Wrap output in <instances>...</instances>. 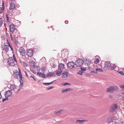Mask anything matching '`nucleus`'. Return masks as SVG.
Returning <instances> with one entry per match:
<instances>
[{"mask_svg":"<svg viewBox=\"0 0 124 124\" xmlns=\"http://www.w3.org/2000/svg\"><path fill=\"white\" fill-rule=\"evenodd\" d=\"M117 66L115 65H113V66H112L111 67V70H113L116 69Z\"/></svg>","mask_w":124,"mask_h":124,"instance_id":"obj_30","label":"nucleus"},{"mask_svg":"<svg viewBox=\"0 0 124 124\" xmlns=\"http://www.w3.org/2000/svg\"><path fill=\"white\" fill-rule=\"evenodd\" d=\"M42 70H44V69H42Z\"/></svg>","mask_w":124,"mask_h":124,"instance_id":"obj_61","label":"nucleus"},{"mask_svg":"<svg viewBox=\"0 0 124 124\" xmlns=\"http://www.w3.org/2000/svg\"><path fill=\"white\" fill-rule=\"evenodd\" d=\"M12 95V93L9 90L7 91L5 94V96L6 98L10 97Z\"/></svg>","mask_w":124,"mask_h":124,"instance_id":"obj_13","label":"nucleus"},{"mask_svg":"<svg viewBox=\"0 0 124 124\" xmlns=\"http://www.w3.org/2000/svg\"><path fill=\"white\" fill-rule=\"evenodd\" d=\"M82 72L81 71H80L78 73V74L81 75H82Z\"/></svg>","mask_w":124,"mask_h":124,"instance_id":"obj_38","label":"nucleus"},{"mask_svg":"<svg viewBox=\"0 0 124 124\" xmlns=\"http://www.w3.org/2000/svg\"><path fill=\"white\" fill-rule=\"evenodd\" d=\"M85 64H87V65H89L91 63V61H89L88 59H87L85 60Z\"/></svg>","mask_w":124,"mask_h":124,"instance_id":"obj_22","label":"nucleus"},{"mask_svg":"<svg viewBox=\"0 0 124 124\" xmlns=\"http://www.w3.org/2000/svg\"><path fill=\"white\" fill-rule=\"evenodd\" d=\"M112 124H119L118 122L114 121L112 122Z\"/></svg>","mask_w":124,"mask_h":124,"instance_id":"obj_45","label":"nucleus"},{"mask_svg":"<svg viewBox=\"0 0 124 124\" xmlns=\"http://www.w3.org/2000/svg\"><path fill=\"white\" fill-rule=\"evenodd\" d=\"M96 70L97 71H99L100 72H102L103 71L102 70V69H99V68H97L96 69Z\"/></svg>","mask_w":124,"mask_h":124,"instance_id":"obj_34","label":"nucleus"},{"mask_svg":"<svg viewBox=\"0 0 124 124\" xmlns=\"http://www.w3.org/2000/svg\"><path fill=\"white\" fill-rule=\"evenodd\" d=\"M20 62L21 63H24L23 62H22V61H21V60H20Z\"/></svg>","mask_w":124,"mask_h":124,"instance_id":"obj_55","label":"nucleus"},{"mask_svg":"<svg viewBox=\"0 0 124 124\" xmlns=\"http://www.w3.org/2000/svg\"><path fill=\"white\" fill-rule=\"evenodd\" d=\"M122 100L123 101H124V96L122 98Z\"/></svg>","mask_w":124,"mask_h":124,"instance_id":"obj_53","label":"nucleus"},{"mask_svg":"<svg viewBox=\"0 0 124 124\" xmlns=\"http://www.w3.org/2000/svg\"><path fill=\"white\" fill-rule=\"evenodd\" d=\"M99 59H96L95 60L94 62L95 63L97 64L99 63Z\"/></svg>","mask_w":124,"mask_h":124,"instance_id":"obj_33","label":"nucleus"},{"mask_svg":"<svg viewBox=\"0 0 124 124\" xmlns=\"http://www.w3.org/2000/svg\"><path fill=\"white\" fill-rule=\"evenodd\" d=\"M104 67L107 69H109L111 66V64L109 62L106 61L104 63Z\"/></svg>","mask_w":124,"mask_h":124,"instance_id":"obj_11","label":"nucleus"},{"mask_svg":"<svg viewBox=\"0 0 124 124\" xmlns=\"http://www.w3.org/2000/svg\"><path fill=\"white\" fill-rule=\"evenodd\" d=\"M70 85V83H66L63 84H62V85H64V86L66 85Z\"/></svg>","mask_w":124,"mask_h":124,"instance_id":"obj_40","label":"nucleus"},{"mask_svg":"<svg viewBox=\"0 0 124 124\" xmlns=\"http://www.w3.org/2000/svg\"><path fill=\"white\" fill-rule=\"evenodd\" d=\"M2 9H2L1 7H0V14L2 12Z\"/></svg>","mask_w":124,"mask_h":124,"instance_id":"obj_47","label":"nucleus"},{"mask_svg":"<svg viewBox=\"0 0 124 124\" xmlns=\"http://www.w3.org/2000/svg\"><path fill=\"white\" fill-rule=\"evenodd\" d=\"M56 75L55 73L52 72H49L47 74V76L46 77L49 76L50 77H55Z\"/></svg>","mask_w":124,"mask_h":124,"instance_id":"obj_16","label":"nucleus"},{"mask_svg":"<svg viewBox=\"0 0 124 124\" xmlns=\"http://www.w3.org/2000/svg\"><path fill=\"white\" fill-rule=\"evenodd\" d=\"M8 47H9L10 48V49H11V50L12 51L13 50V48L10 45V43L8 42Z\"/></svg>","mask_w":124,"mask_h":124,"instance_id":"obj_35","label":"nucleus"},{"mask_svg":"<svg viewBox=\"0 0 124 124\" xmlns=\"http://www.w3.org/2000/svg\"><path fill=\"white\" fill-rule=\"evenodd\" d=\"M64 65L63 63L59 64V66L58 69L61 70L62 71L64 69Z\"/></svg>","mask_w":124,"mask_h":124,"instance_id":"obj_15","label":"nucleus"},{"mask_svg":"<svg viewBox=\"0 0 124 124\" xmlns=\"http://www.w3.org/2000/svg\"><path fill=\"white\" fill-rule=\"evenodd\" d=\"M81 71H85L86 70V68H83L82 67H81Z\"/></svg>","mask_w":124,"mask_h":124,"instance_id":"obj_36","label":"nucleus"},{"mask_svg":"<svg viewBox=\"0 0 124 124\" xmlns=\"http://www.w3.org/2000/svg\"><path fill=\"white\" fill-rule=\"evenodd\" d=\"M120 87L122 89H124V85L121 86Z\"/></svg>","mask_w":124,"mask_h":124,"instance_id":"obj_48","label":"nucleus"},{"mask_svg":"<svg viewBox=\"0 0 124 124\" xmlns=\"http://www.w3.org/2000/svg\"><path fill=\"white\" fill-rule=\"evenodd\" d=\"M26 54L28 57H31L33 54L32 50L28 49L27 51Z\"/></svg>","mask_w":124,"mask_h":124,"instance_id":"obj_10","label":"nucleus"},{"mask_svg":"<svg viewBox=\"0 0 124 124\" xmlns=\"http://www.w3.org/2000/svg\"><path fill=\"white\" fill-rule=\"evenodd\" d=\"M117 72L119 73L120 74H121L122 75H124V73L122 71H117Z\"/></svg>","mask_w":124,"mask_h":124,"instance_id":"obj_37","label":"nucleus"},{"mask_svg":"<svg viewBox=\"0 0 124 124\" xmlns=\"http://www.w3.org/2000/svg\"><path fill=\"white\" fill-rule=\"evenodd\" d=\"M68 75V72L67 71H65L62 73V78H67Z\"/></svg>","mask_w":124,"mask_h":124,"instance_id":"obj_14","label":"nucleus"},{"mask_svg":"<svg viewBox=\"0 0 124 124\" xmlns=\"http://www.w3.org/2000/svg\"><path fill=\"white\" fill-rule=\"evenodd\" d=\"M16 26L13 24H11L10 25V31L12 32H14L15 30H16Z\"/></svg>","mask_w":124,"mask_h":124,"instance_id":"obj_12","label":"nucleus"},{"mask_svg":"<svg viewBox=\"0 0 124 124\" xmlns=\"http://www.w3.org/2000/svg\"><path fill=\"white\" fill-rule=\"evenodd\" d=\"M30 65L31 66H34V65H35V64H36L33 61H31L30 62Z\"/></svg>","mask_w":124,"mask_h":124,"instance_id":"obj_28","label":"nucleus"},{"mask_svg":"<svg viewBox=\"0 0 124 124\" xmlns=\"http://www.w3.org/2000/svg\"><path fill=\"white\" fill-rule=\"evenodd\" d=\"M14 61H15V62H17V60L16 58L14 59Z\"/></svg>","mask_w":124,"mask_h":124,"instance_id":"obj_54","label":"nucleus"},{"mask_svg":"<svg viewBox=\"0 0 124 124\" xmlns=\"http://www.w3.org/2000/svg\"><path fill=\"white\" fill-rule=\"evenodd\" d=\"M10 88L11 90L14 91L15 89L16 88V87L13 85H10Z\"/></svg>","mask_w":124,"mask_h":124,"instance_id":"obj_23","label":"nucleus"},{"mask_svg":"<svg viewBox=\"0 0 124 124\" xmlns=\"http://www.w3.org/2000/svg\"><path fill=\"white\" fill-rule=\"evenodd\" d=\"M54 86H50V87H48L47 89V90H50V89H51L53 88H54Z\"/></svg>","mask_w":124,"mask_h":124,"instance_id":"obj_39","label":"nucleus"},{"mask_svg":"<svg viewBox=\"0 0 124 124\" xmlns=\"http://www.w3.org/2000/svg\"><path fill=\"white\" fill-rule=\"evenodd\" d=\"M54 82V81H52L50 83H43V84L44 85H49L50 84H51L52 83H53Z\"/></svg>","mask_w":124,"mask_h":124,"instance_id":"obj_29","label":"nucleus"},{"mask_svg":"<svg viewBox=\"0 0 124 124\" xmlns=\"http://www.w3.org/2000/svg\"><path fill=\"white\" fill-rule=\"evenodd\" d=\"M1 94L0 93V99L1 98Z\"/></svg>","mask_w":124,"mask_h":124,"instance_id":"obj_58","label":"nucleus"},{"mask_svg":"<svg viewBox=\"0 0 124 124\" xmlns=\"http://www.w3.org/2000/svg\"><path fill=\"white\" fill-rule=\"evenodd\" d=\"M15 0H11V1H14Z\"/></svg>","mask_w":124,"mask_h":124,"instance_id":"obj_60","label":"nucleus"},{"mask_svg":"<svg viewBox=\"0 0 124 124\" xmlns=\"http://www.w3.org/2000/svg\"><path fill=\"white\" fill-rule=\"evenodd\" d=\"M56 75L57 76H59L61 75L62 73V71L61 70H60L58 69V70H56Z\"/></svg>","mask_w":124,"mask_h":124,"instance_id":"obj_18","label":"nucleus"},{"mask_svg":"<svg viewBox=\"0 0 124 124\" xmlns=\"http://www.w3.org/2000/svg\"><path fill=\"white\" fill-rule=\"evenodd\" d=\"M68 23V21H67V20L65 21V23L66 24H67V23Z\"/></svg>","mask_w":124,"mask_h":124,"instance_id":"obj_52","label":"nucleus"},{"mask_svg":"<svg viewBox=\"0 0 124 124\" xmlns=\"http://www.w3.org/2000/svg\"><path fill=\"white\" fill-rule=\"evenodd\" d=\"M62 111V110H60L58 111H55L54 112V113L56 115H59Z\"/></svg>","mask_w":124,"mask_h":124,"instance_id":"obj_25","label":"nucleus"},{"mask_svg":"<svg viewBox=\"0 0 124 124\" xmlns=\"http://www.w3.org/2000/svg\"><path fill=\"white\" fill-rule=\"evenodd\" d=\"M13 12L9 13L6 15V17L7 20L8 22H9V19L13 18Z\"/></svg>","mask_w":124,"mask_h":124,"instance_id":"obj_7","label":"nucleus"},{"mask_svg":"<svg viewBox=\"0 0 124 124\" xmlns=\"http://www.w3.org/2000/svg\"><path fill=\"white\" fill-rule=\"evenodd\" d=\"M85 121H86L85 120H77V122H79L80 124H82L83 122H85Z\"/></svg>","mask_w":124,"mask_h":124,"instance_id":"obj_27","label":"nucleus"},{"mask_svg":"<svg viewBox=\"0 0 124 124\" xmlns=\"http://www.w3.org/2000/svg\"><path fill=\"white\" fill-rule=\"evenodd\" d=\"M18 51L21 55L24 56L25 55V51L23 48L21 47L19 48Z\"/></svg>","mask_w":124,"mask_h":124,"instance_id":"obj_8","label":"nucleus"},{"mask_svg":"<svg viewBox=\"0 0 124 124\" xmlns=\"http://www.w3.org/2000/svg\"><path fill=\"white\" fill-rule=\"evenodd\" d=\"M8 100V97H6L4 99H3V100H2V101L3 102L4 101H6V100Z\"/></svg>","mask_w":124,"mask_h":124,"instance_id":"obj_41","label":"nucleus"},{"mask_svg":"<svg viewBox=\"0 0 124 124\" xmlns=\"http://www.w3.org/2000/svg\"><path fill=\"white\" fill-rule=\"evenodd\" d=\"M113 117H110L108 118L107 122L108 123L113 122Z\"/></svg>","mask_w":124,"mask_h":124,"instance_id":"obj_19","label":"nucleus"},{"mask_svg":"<svg viewBox=\"0 0 124 124\" xmlns=\"http://www.w3.org/2000/svg\"><path fill=\"white\" fill-rule=\"evenodd\" d=\"M22 79H20V85L21 86H23V80H22Z\"/></svg>","mask_w":124,"mask_h":124,"instance_id":"obj_31","label":"nucleus"},{"mask_svg":"<svg viewBox=\"0 0 124 124\" xmlns=\"http://www.w3.org/2000/svg\"><path fill=\"white\" fill-rule=\"evenodd\" d=\"M92 72H93L95 74H97V72L96 70V71H93Z\"/></svg>","mask_w":124,"mask_h":124,"instance_id":"obj_51","label":"nucleus"},{"mask_svg":"<svg viewBox=\"0 0 124 124\" xmlns=\"http://www.w3.org/2000/svg\"><path fill=\"white\" fill-rule=\"evenodd\" d=\"M20 90V88L18 90V91H17V92H18V91Z\"/></svg>","mask_w":124,"mask_h":124,"instance_id":"obj_59","label":"nucleus"},{"mask_svg":"<svg viewBox=\"0 0 124 124\" xmlns=\"http://www.w3.org/2000/svg\"><path fill=\"white\" fill-rule=\"evenodd\" d=\"M111 98H112V96H111Z\"/></svg>","mask_w":124,"mask_h":124,"instance_id":"obj_62","label":"nucleus"},{"mask_svg":"<svg viewBox=\"0 0 124 124\" xmlns=\"http://www.w3.org/2000/svg\"><path fill=\"white\" fill-rule=\"evenodd\" d=\"M10 36L11 40H13V38L11 34V33H10Z\"/></svg>","mask_w":124,"mask_h":124,"instance_id":"obj_43","label":"nucleus"},{"mask_svg":"<svg viewBox=\"0 0 124 124\" xmlns=\"http://www.w3.org/2000/svg\"><path fill=\"white\" fill-rule=\"evenodd\" d=\"M15 76L16 78L17 79H18L19 78H23V77L22 76V74H21V75H20L18 74H16Z\"/></svg>","mask_w":124,"mask_h":124,"instance_id":"obj_20","label":"nucleus"},{"mask_svg":"<svg viewBox=\"0 0 124 124\" xmlns=\"http://www.w3.org/2000/svg\"><path fill=\"white\" fill-rule=\"evenodd\" d=\"M24 73H25V75H26V76L27 77H28V75L27 74V72L25 71H24Z\"/></svg>","mask_w":124,"mask_h":124,"instance_id":"obj_49","label":"nucleus"},{"mask_svg":"<svg viewBox=\"0 0 124 124\" xmlns=\"http://www.w3.org/2000/svg\"><path fill=\"white\" fill-rule=\"evenodd\" d=\"M37 75H39L40 77H41L43 78H45L47 77H45V75L44 73H42L41 72H37Z\"/></svg>","mask_w":124,"mask_h":124,"instance_id":"obj_17","label":"nucleus"},{"mask_svg":"<svg viewBox=\"0 0 124 124\" xmlns=\"http://www.w3.org/2000/svg\"><path fill=\"white\" fill-rule=\"evenodd\" d=\"M13 56L14 59L16 58L15 55H13Z\"/></svg>","mask_w":124,"mask_h":124,"instance_id":"obj_56","label":"nucleus"},{"mask_svg":"<svg viewBox=\"0 0 124 124\" xmlns=\"http://www.w3.org/2000/svg\"><path fill=\"white\" fill-rule=\"evenodd\" d=\"M83 63V61L81 59H77L75 62L76 65L77 66L80 67L81 66Z\"/></svg>","mask_w":124,"mask_h":124,"instance_id":"obj_3","label":"nucleus"},{"mask_svg":"<svg viewBox=\"0 0 124 124\" xmlns=\"http://www.w3.org/2000/svg\"><path fill=\"white\" fill-rule=\"evenodd\" d=\"M3 23V19L1 18H0V26H2Z\"/></svg>","mask_w":124,"mask_h":124,"instance_id":"obj_32","label":"nucleus"},{"mask_svg":"<svg viewBox=\"0 0 124 124\" xmlns=\"http://www.w3.org/2000/svg\"><path fill=\"white\" fill-rule=\"evenodd\" d=\"M15 8V2H12L10 3L9 9L10 10H13Z\"/></svg>","mask_w":124,"mask_h":124,"instance_id":"obj_9","label":"nucleus"},{"mask_svg":"<svg viewBox=\"0 0 124 124\" xmlns=\"http://www.w3.org/2000/svg\"><path fill=\"white\" fill-rule=\"evenodd\" d=\"M33 69L31 71L34 73H36L37 71H39L40 70V68L38 66H36L35 65H34L33 67Z\"/></svg>","mask_w":124,"mask_h":124,"instance_id":"obj_2","label":"nucleus"},{"mask_svg":"<svg viewBox=\"0 0 124 124\" xmlns=\"http://www.w3.org/2000/svg\"><path fill=\"white\" fill-rule=\"evenodd\" d=\"M118 89V88L116 86H113L108 88L107 89V92L108 93H111L117 90Z\"/></svg>","mask_w":124,"mask_h":124,"instance_id":"obj_1","label":"nucleus"},{"mask_svg":"<svg viewBox=\"0 0 124 124\" xmlns=\"http://www.w3.org/2000/svg\"><path fill=\"white\" fill-rule=\"evenodd\" d=\"M8 46L5 45L3 49L6 52H7L8 50Z\"/></svg>","mask_w":124,"mask_h":124,"instance_id":"obj_24","label":"nucleus"},{"mask_svg":"<svg viewBox=\"0 0 124 124\" xmlns=\"http://www.w3.org/2000/svg\"><path fill=\"white\" fill-rule=\"evenodd\" d=\"M118 108V106L117 104H114L111 107L110 109V111L111 112L115 111Z\"/></svg>","mask_w":124,"mask_h":124,"instance_id":"obj_6","label":"nucleus"},{"mask_svg":"<svg viewBox=\"0 0 124 124\" xmlns=\"http://www.w3.org/2000/svg\"><path fill=\"white\" fill-rule=\"evenodd\" d=\"M46 60V58H45V57H43L42 58V59H41L40 60L41 61V60Z\"/></svg>","mask_w":124,"mask_h":124,"instance_id":"obj_50","label":"nucleus"},{"mask_svg":"<svg viewBox=\"0 0 124 124\" xmlns=\"http://www.w3.org/2000/svg\"><path fill=\"white\" fill-rule=\"evenodd\" d=\"M30 77H31V78H33V79H34V80L35 81H36V79L35 78H34V76H32V75L30 76Z\"/></svg>","mask_w":124,"mask_h":124,"instance_id":"obj_42","label":"nucleus"},{"mask_svg":"<svg viewBox=\"0 0 124 124\" xmlns=\"http://www.w3.org/2000/svg\"><path fill=\"white\" fill-rule=\"evenodd\" d=\"M8 65H10L11 66H14L15 65L14 60L12 58H9L8 59Z\"/></svg>","mask_w":124,"mask_h":124,"instance_id":"obj_5","label":"nucleus"},{"mask_svg":"<svg viewBox=\"0 0 124 124\" xmlns=\"http://www.w3.org/2000/svg\"><path fill=\"white\" fill-rule=\"evenodd\" d=\"M17 12L18 13V14L20 13V11L19 10H18L17 11Z\"/></svg>","mask_w":124,"mask_h":124,"instance_id":"obj_57","label":"nucleus"},{"mask_svg":"<svg viewBox=\"0 0 124 124\" xmlns=\"http://www.w3.org/2000/svg\"><path fill=\"white\" fill-rule=\"evenodd\" d=\"M75 63L73 62H69L67 64L68 67L70 69H72L74 67Z\"/></svg>","mask_w":124,"mask_h":124,"instance_id":"obj_4","label":"nucleus"},{"mask_svg":"<svg viewBox=\"0 0 124 124\" xmlns=\"http://www.w3.org/2000/svg\"><path fill=\"white\" fill-rule=\"evenodd\" d=\"M18 31H16L14 33V35L15 37H17L18 36Z\"/></svg>","mask_w":124,"mask_h":124,"instance_id":"obj_26","label":"nucleus"},{"mask_svg":"<svg viewBox=\"0 0 124 124\" xmlns=\"http://www.w3.org/2000/svg\"><path fill=\"white\" fill-rule=\"evenodd\" d=\"M2 8L3 9V10H4V2H3L2 3Z\"/></svg>","mask_w":124,"mask_h":124,"instance_id":"obj_46","label":"nucleus"},{"mask_svg":"<svg viewBox=\"0 0 124 124\" xmlns=\"http://www.w3.org/2000/svg\"><path fill=\"white\" fill-rule=\"evenodd\" d=\"M71 90H72V89L70 88H67L62 90L61 92L62 93H63L65 92H67Z\"/></svg>","mask_w":124,"mask_h":124,"instance_id":"obj_21","label":"nucleus"},{"mask_svg":"<svg viewBox=\"0 0 124 124\" xmlns=\"http://www.w3.org/2000/svg\"><path fill=\"white\" fill-rule=\"evenodd\" d=\"M19 72H18V71H17V73L18 74H19L20 75H21V74H22V73H21V72L20 70L19 69Z\"/></svg>","mask_w":124,"mask_h":124,"instance_id":"obj_44","label":"nucleus"}]
</instances>
